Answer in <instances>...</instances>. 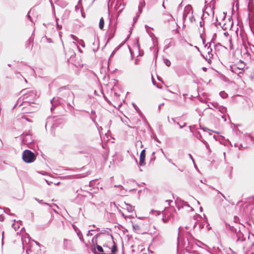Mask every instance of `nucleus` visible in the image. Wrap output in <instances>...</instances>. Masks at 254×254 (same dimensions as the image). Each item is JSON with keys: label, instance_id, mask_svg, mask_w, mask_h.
<instances>
[{"label": "nucleus", "instance_id": "52", "mask_svg": "<svg viewBox=\"0 0 254 254\" xmlns=\"http://www.w3.org/2000/svg\"><path fill=\"white\" fill-rule=\"evenodd\" d=\"M183 204L185 206H187L188 207H190V205L187 202L183 201Z\"/></svg>", "mask_w": 254, "mask_h": 254}, {"label": "nucleus", "instance_id": "12", "mask_svg": "<svg viewBox=\"0 0 254 254\" xmlns=\"http://www.w3.org/2000/svg\"><path fill=\"white\" fill-rule=\"evenodd\" d=\"M166 45L164 46V50L168 49L170 46L174 45L172 39H168L165 41Z\"/></svg>", "mask_w": 254, "mask_h": 254}, {"label": "nucleus", "instance_id": "63", "mask_svg": "<svg viewBox=\"0 0 254 254\" xmlns=\"http://www.w3.org/2000/svg\"><path fill=\"white\" fill-rule=\"evenodd\" d=\"M97 128L99 132L102 130V127H98Z\"/></svg>", "mask_w": 254, "mask_h": 254}, {"label": "nucleus", "instance_id": "17", "mask_svg": "<svg viewBox=\"0 0 254 254\" xmlns=\"http://www.w3.org/2000/svg\"><path fill=\"white\" fill-rule=\"evenodd\" d=\"M33 38L31 37L28 39V40L26 42V48H30V47L31 46V47L33 46Z\"/></svg>", "mask_w": 254, "mask_h": 254}, {"label": "nucleus", "instance_id": "48", "mask_svg": "<svg viewBox=\"0 0 254 254\" xmlns=\"http://www.w3.org/2000/svg\"><path fill=\"white\" fill-rule=\"evenodd\" d=\"M152 83L154 85H155L157 88H160L161 87H160L159 86H158L156 84V82L155 81L153 80V77L152 78Z\"/></svg>", "mask_w": 254, "mask_h": 254}, {"label": "nucleus", "instance_id": "15", "mask_svg": "<svg viewBox=\"0 0 254 254\" xmlns=\"http://www.w3.org/2000/svg\"><path fill=\"white\" fill-rule=\"evenodd\" d=\"M125 204L126 206V209L128 212H132L134 210V206H132L130 204L125 202Z\"/></svg>", "mask_w": 254, "mask_h": 254}, {"label": "nucleus", "instance_id": "38", "mask_svg": "<svg viewBox=\"0 0 254 254\" xmlns=\"http://www.w3.org/2000/svg\"><path fill=\"white\" fill-rule=\"evenodd\" d=\"M53 219H54V217L52 215H51V219H50V220L49 221L48 224H47V226H49L50 225V224H51V223L52 222V221L53 220Z\"/></svg>", "mask_w": 254, "mask_h": 254}, {"label": "nucleus", "instance_id": "57", "mask_svg": "<svg viewBox=\"0 0 254 254\" xmlns=\"http://www.w3.org/2000/svg\"><path fill=\"white\" fill-rule=\"evenodd\" d=\"M139 17V15H137L136 16V17H134V18H133V20H134V22H135V21L137 20V19H138V18Z\"/></svg>", "mask_w": 254, "mask_h": 254}, {"label": "nucleus", "instance_id": "16", "mask_svg": "<svg viewBox=\"0 0 254 254\" xmlns=\"http://www.w3.org/2000/svg\"><path fill=\"white\" fill-rule=\"evenodd\" d=\"M101 235V233H97L92 239V244L95 246L97 244V239Z\"/></svg>", "mask_w": 254, "mask_h": 254}, {"label": "nucleus", "instance_id": "21", "mask_svg": "<svg viewBox=\"0 0 254 254\" xmlns=\"http://www.w3.org/2000/svg\"><path fill=\"white\" fill-rule=\"evenodd\" d=\"M218 110L222 114H225L227 112V108L225 107L220 106Z\"/></svg>", "mask_w": 254, "mask_h": 254}, {"label": "nucleus", "instance_id": "11", "mask_svg": "<svg viewBox=\"0 0 254 254\" xmlns=\"http://www.w3.org/2000/svg\"><path fill=\"white\" fill-rule=\"evenodd\" d=\"M73 228H74L75 231L76 232L81 242L84 243V240L83 239V236H82V234L81 231L74 225H73Z\"/></svg>", "mask_w": 254, "mask_h": 254}, {"label": "nucleus", "instance_id": "45", "mask_svg": "<svg viewBox=\"0 0 254 254\" xmlns=\"http://www.w3.org/2000/svg\"><path fill=\"white\" fill-rule=\"evenodd\" d=\"M138 12H139V13H138V15H140V14L142 13V8H143L140 7V6H138Z\"/></svg>", "mask_w": 254, "mask_h": 254}, {"label": "nucleus", "instance_id": "1", "mask_svg": "<svg viewBox=\"0 0 254 254\" xmlns=\"http://www.w3.org/2000/svg\"><path fill=\"white\" fill-rule=\"evenodd\" d=\"M59 97H55L51 100V111L54 110L57 105L62 104L63 102L67 104L69 110H71L73 109L74 95L72 91L64 87H62L59 89Z\"/></svg>", "mask_w": 254, "mask_h": 254}, {"label": "nucleus", "instance_id": "62", "mask_svg": "<svg viewBox=\"0 0 254 254\" xmlns=\"http://www.w3.org/2000/svg\"><path fill=\"white\" fill-rule=\"evenodd\" d=\"M113 37H114V34L110 35H109V39H108V41L110 39H112Z\"/></svg>", "mask_w": 254, "mask_h": 254}, {"label": "nucleus", "instance_id": "28", "mask_svg": "<svg viewBox=\"0 0 254 254\" xmlns=\"http://www.w3.org/2000/svg\"><path fill=\"white\" fill-rule=\"evenodd\" d=\"M188 18H189V21H190V23H193L195 20L193 15V14H191V15H189L188 16Z\"/></svg>", "mask_w": 254, "mask_h": 254}, {"label": "nucleus", "instance_id": "19", "mask_svg": "<svg viewBox=\"0 0 254 254\" xmlns=\"http://www.w3.org/2000/svg\"><path fill=\"white\" fill-rule=\"evenodd\" d=\"M183 231V228L182 227H179L178 229V241L179 242L180 240H182V233Z\"/></svg>", "mask_w": 254, "mask_h": 254}, {"label": "nucleus", "instance_id": "51", "mask_svg": "<svg viewBox=\"0 0 254 254\" xmlns=\"http://www.w3.org/2000/svg\"><path fill=\"white\" fill-rule=\"evenodd\" d=\"M95 117L96 116H91L90 117V118H91V120L93 121V123L96 122V121H95Z\"/></svg>", "mask_w": 254, "mask_h": 254}, {"label": "nucleus", "instance_id": "3", "mask_svg": "<svg viewBox=\"0 0 254 254\" xmlns=\"http://www.w3.org/2000/svg\"><path fill=\"white\" fill-rule=\"evenodd\" d=\"M36 158V155L29 150L26 149L22 153V159L26 163L34 162Z\"/></svg>", "mask_w": 254, "mask_h": 254}, {"label": "nucleus", "instance_id": "22", "mask_svg": "<svg viewBox=\"0 0 254 254\" xmlns=\"http://www.w3.org/2000/svg\"><path fill=\"white\" fill-rule=\"evenodd\" d=\"M104 26V20L103 17H101L100 19L99 26L100 29L102 30Z\"/></svg>", "mask_w": 254, "mask_h": 254}, {"label": "nucleus", "instance_id": "9", "mask_svg": "<svg viewBox=\"0 0 254 254\" xmlns=\"http://www.w3.org/2000/svg\"><path fill=\"white\" fill-rule=\"evenodd\" d=\"M91 174V172L88 171L85 174H84L83 175L81 176V175H75L73 176H66L65 178L67 179H73V178H80L82 177H85L87 176L88 175H90Z\"/></svg>", "mask_w": 254, "mask_h": 254}, {"label": "nucleus", "instance_id": "8", "mask_svg": "<svg viewBox=\"0 0 254 254\" xmlns=\"http://www.w3.org/2000/svg\"><path fill=\"white\" fill-rule=\"evenodd\" d=\"M145 150L143 149L140 154V159L139 165L143 166L145 165Z\"/></svg>", "mask_w": 254, "mask_h": 254}, {"label": "nucleus", "instance_id": "53", "mask_svg": "<svg viewBox=\"0 0 254 254\" xmlns=\"http://www.w3.org/2000/svg\"><path fill=\"white\" fill-rule=\"evenodd\" d=\"M196 137L199 140H201V139H202V136L200 134H198Z\"/></svg>", "mask_w": 254, "mask_h": 254}, {"label": "nucleus", "instance_id": "59", "mask_svg": "<svg viewBox=\"0 0 254 254\" xmlns=\"http://www.w3.org/2000/svg\"><path fill=\"white\" fill-rule=\"evenodd\" d=\"M205 146H206V148L209 150V151L211 152V150H210V148L209 147L208 144H207L206 145H205Z\"/></svg>", "mask_w": 254, "mask_h": 254}, {"label": "nucleus", "instance_id": "6", "mask_svg": "<svg viewBox=\"0 0 254 254\" xmlns=\"http://www.w3.org/2000/svg\"><path fill=\"white\" fill-rule=\"evenodd\" d=\"M21 137L22 138V142L24 144L31 143L33 141L31 135L29 133H23L21 135Z\"/></svg>", "mask_w": 254, "mask_h": 254}, {"label": "nucleus", "instance_id": "58", "mask_svg": "<svg viewBox=\"0 0 254 254\" xmlns=\"http://www.w3.org/2000/svg\"><path fill=\"white\" fill-rule=\"evenodd\" d=\"M157 79L159 81H161L162 82V83H163V80L162 79V78L160 76H157Z\"/></svg>", "mask_w": 254, "mask_h": 254}, {"label": "nucleus", "instance_id": "50", "mask_svg": "<svg viewBox=\"0 0 254 254\" xmlns=\"http://www.w3.org/2000/svg\"><path fill=\"white\" fill-rule=\"evenodd\" d=\"M91 116H95V111L94 110H92L91 112Z\"/></svg>", "mask_w": 254, "mask_h": 254}, {"label": "nucleus", "instance_id": "29", "mask_svg": "<svg viewBox=\"0 0 254 254\" xmlns=\"http://www.w3.org/2000/svg\"><path fill=\"white\" fill-rule=\"evenodd\" d=\"M161 151L162 152V153L163 154L164 156H165V157L167 159V160L170 162L174 166H176V164L175 163H174L173 162H172V160L171 159H169V158H168L166 155L165 154L164 152H163V149H161Z\"/></svg>", "mask_w": 254, "mask_h": 254}, {"label": "nucleus", "instance_id": "7", "mask_svg": "<svg viewBox=\"0 0 254 254\" xmlns=\"http://www.w3.org/2000/svg\"><path fill=\"white\" fill-rule=\"evenodd\" d=\"M186 239L187 241V244H186V242H185L184 246L186 248H191L190 244L191 243V240L193 239V238L190 233H187L186 234Z\"/></svg>", "mask_w": 254, "mask_h": 254}, {"label": "nucleus", "instance_id": "42", "mask_svg": "<svg viewBox=\"0 0 254 254\" xmlns=\"http://www.w3.org/2000/svg\"><path fill=\"white\" fill-rule=\"evenodd\" d=\"M70 36H71V37L72 38V39L73 40H74L76 41V40H77V39H78L77 37L76 36H75V35H73V34H71V35H70Z\"/></svg>", "mask_w": 254, "mask_h": 254}, {"label": "nucleus", "instance_id": "27", "mask_svg": "<svg viewBox=\"0 0 254 254\" xmlns=\"http://www.w3.org/2000/svg\"><path fill=\"white\" fill-rule=\"evenodd\" d=\"M0 209H3L4 212L5 213H7V214L11 215H14V214L10 213V210L8 208H2L0 206Z\"/></svg>", "mask_w": 254, "mask_h": 254}, {"label": "nucleus", "instance_id": "55", "mask_svg": "<svg viewBox=\"0 0 254 254\" xmlns=\"http://www.w3.org/2000/svg\"><path fill=\"white\" fill-rule=\"evenodd\" d=\"M46 38V39H47V41L49 43H52L53 42V41H52V40L51 38H48L47 37Z\"/></svg>", "mask_w": 254, "mask_h": 254}, {"label": "nucleus", "instance_id": "23", "mask_svg": "<svg viewBox=\"0 0 254 254\" xmlns=\"http://www.w3.org/2000/svg\"><path fill=\"white\" fill-rule=\"evenodd\" d=\"M70 245V241L66 239L64 240V246L65 249H67L68 245Z\"/></svg>", "mask_w": 254, "mask_h": 254}, {"label": "nucleus", "instance_id": "61", "mask_svg": "<svg viewBox=\"0 0 254 254\" xmlns=\"http://www.w3.org/2000/svg\"><path fill=\"white\" fill-rule=\"evenodd\" d=\"M200 141H201V142H202L204 144H205V145H206L207 144H208V143H207V142L205 140H204V139H201V140H200Z\"/></svg>", "mask_w": 254, "mask_h": 254}, {"label": "nucleus", "instance_id": "30", "mask_svg": "<svg viewBox=\"0 0 254 254\" xmlns=\"http://www.w3.org/2000/svg\"><path fill=\"white\" fill-rule=\"evenodd\" d=\"M145 6V1L144 0H141L140 1L138 6H140V7H144Z\"/></svg>", "mask_w": 254, "mask_h": 254}, {"label": "nucleus", "instance_id": "54", "mask_svg": "<svg viewBox=\"0 0 254 254\" xmlns=\"http://www.w3.org/2000/svg\"><path fill=\"white\" fill-rule=\"evenodd\" d=\"M81 169H78V168H74V169H66L67 170H72V171H75V170H81Z\"/></svg>", "mask_w": 254, "mask_h": 254}, {"label": "nucleus", "instance_id": "35", "mask_svg": "<svg viewBox=\"0 0 254 254\" xmlns=\"http://www.w3.org/2000/svg\"><path fill=\"white\" fill-rule=\"evenodd\" d=\"M203 57L205 59V60L208 62V63H210L211 59L210 60H209V59H208V54H207V55L205 56H203Z\"/></svg>", "mask_w": 254, "mask_h": 254}, {"label": "nucleus", "instance_id": "24", "mask_svg": "<svg viewBox=\"0 0 254 254\" xmlns=\"http://www.w3.org/2000/svg\"><path fill=\"white\" fill-rule=\"evenodd\" d=\"M96 248H97V250H98L99 252H101V254H106V253H104V250H103V248H102L101 246H99V245H98L97 244V245H96Z\"/></svg>", "mask_w": 254, "mask_h": 254}, {"label": "nucleus", "instance_id": "37", "mask_svg": "<svg viewBox=\"0 0 254 254\" xmlns=\"http://www.w3.org/2000/svg\"><path fill=\"white\" fill-rule=\"evenodd\" d=\"M132 227L134 230H139V226L137 224H134L132 225Z\"/></svg>", "mask_w": 254, "mask_h": 254}, {"label": "nucleus", "instance_id": "46", "mask_svg": "<svg viewBox=\"0 0 254 254\" xmlns=\"http://www.w3.org/2000/svg\"><path fill=\"white\" fill-rule=\"evenodd\" d=\"M145 29H146V30L147 32L148 33H149V32H149V30L151 29V28H150V27H149L148 26H147V25H145Z\"/></svg>", "mask_w": 254, "mask_h": 254}, {"label": "nucleus", "instance_id": "49", "mask_svg": "<svg viewBox=\"0 0 254 254\" xmlns=\"http://www.w3.org/2000/svg\"><path fill=\"white\" fill-rule=\"evenodd\" d=\"M50 120H51V119H47V121L46 122V124H45V128H47V127L48 125L49 122L50 121Z\"/></svg>", "mask_w": 254, "mask_h": 254}, {"label": "nucleus", "instance_id": "34", "mask_svg": "<svg viewBox=\"0 0 254 254\" xmlns=\"http://www.w3.org/2000/svg\"><path fill=\"white\" fill-rule=\"evenodd\" d=\"M35 199H36L37 201H38L39 202H40V203H41L45 204H46V205H47L49 206L50 207H51V205L50 204L47 203L42 202V200H39L38 199H37V198H35Z\"/></svg>", "mask_w": 254, "mask_h": 254}, {"label": "nucleus", "instance_id": "47", "mask_svg": "<svg viewBox=\"0 0 254 254\" xmlns=\"http://www.w3.org/2000/svg\"><path fill=\"white\" fill-rule=\"evenodd\" d=\"M217 191H218V193L220 194L222 196V197H223L225 200H227V199L226 198V196H225V195H224L222 193H221V192L220 191H219V190H217Z\"/></svg>", "mask_w": 254, "mask_h": 254}, {"label": "nucleus", "instance_id": "43", "mask_svg": "<svg viewBox=\"0 0 254 254\" xmlns=\"http://www.w3.org/2000/svg\"><path fill=\"white\" fill-rule=\"evenodd\" d=\"M211 43L210 42H208L207 44L205 45V48L207 49V48H211Z\"/></svg>", "mask_w": 254, "mask_h": 254}, {"label": "nucleus", "instance_id": "56", "mask_svg": "<svg viewBox=\"0 0 254 254\" xmlns=\"http://www.w3.org/2000/svg\"><path fill=\"white\" fill-rule=\"evenodd\" d=\"M186 125H187L186 123H184L183 125H182V126L179 125L180 128H181V129L183 128L184 127H185L186 126Z\"/></svg>", "mask_w": 254, "mask_h": 254}, {"label": "nucleus", "instance_id": "25", "mask_svg": "<svg viewBox=\"0 0 254 254\" xmlns=\"http://www.w3.org/2000/svg\"><path fill=\"white\" fill-rule=\"evenodd\" d=\"M117 246L114 244L111 248V254H115L116 253V252H117Z\"/></svg>", "mask_w": 254, "mask_h": 254}, {"label": "nucleus", "instance_id": "26", "mask_svg": "<svg viewBox=\"0 0 254 254\" xmlns=\"http://www.w3.org/2000/svg\"><path fill=\"white\" fill-rule=\"evenodd\" d=\"M220 96L223 99H225L228 97V94L225 91H221L219 93Z\"/></svg>", "mask_w": 254, "mask_h": 254}, {"label": "nucleus", "instance_id": "10", "mask_svg": "<svg viewBox=\"0 0 254 254\" xmlns=\"http://www.w3.org/2000/svg\"><path fill=\"white\" fill-rule=\"evenodd\" d=\"M23 103H26L25 102V99H24V97H23V98L20 97L17 101L16 104L15 105L14 107L18 106V108H20V110H22L24 108H25V107L21 108V106H22V104Z\"/></svg>", "mask_w": 254, "mask_h": 254}, {"label": "nucleus", "instance_id": "5", "mask_svg": "<svg viewBox=\"0 0 254 254\" xmlns=\"http://www.w3.org/2000/svg\"><path fill=\"white\" fill-rule=\"evenodd\" d=\"M191 14H193V10L192 8L190 5H187L184 9V11L183 12V19L184 20H185L188 16Z\"/></svg>", "mask_w": 254, "mask_h": 254}, {"label": "nucleus", "instance_id": "18", "mask_svg": "<svg viewBox=\"0 0 254 254\" xmlns=\"http://www.w3.org/2000/svg\"><path fill=\"white\" fill-rule=\"evenodd\" d=\"M242 235H242V233H241L240 232H239L238 234H237V242H242V241L246 240V238H243Z\"/></svg>", "mask_w": 254, "mask_h": 254}, {"label": "nucleus", "instance_id": "13", "mask_svg": "<svg viewBox=\"0 0 254 254\" xmlns=\"http://www.w3.org/2000/svg\"><path fill=\"white\" fill-rule=\"evenodd\" d=\"M241 70V72L243 74V72L244 71V68L245 66V64L242 61H240L238 63L235 64Z\"/></svg>", "mask_w": 254, "mask_h": 254}, {"label": "nucleus", "instance_id": "41", "mask_svg": "<svg viewBox=\"0 0 254 254\" xmlns=\"http://www.w3.org/2000/svg\"><path fill=\"white\" fill-rule=\"evenodd\" d=\"M234 65H235V64H232V65H230L229 66V69L231 71V72H233V71H234L233 70V67H234Z\"/></svg>", "mask_w": 254, "mask_h": 254}, {"label": "nucleus", "instance_id": "32", "mask_svg": "<svg viewBox=\"0 0 254 254\" xmlns=\"http://www.w3.org/2000/svg\"><path fill=\"white\" fill-rule=\"evenodd\" d=\"M212 106L214 107V108H215L216 109H217V110L218 109L219 107V105H218V103H213L211 104Z\"/></svg>", "mask_w": 254, "mask_h": 254}, {"label": "nucleus", "instance_id": "14", "mask_svg": "<svg viewBox=\"0 0 254 254\" xmlns=\"http://www.w3.org/2000/svg\"><path fill=\"white\" fill-rule=\"evenodd\" d=\"M234 71L233 73H235L238 75L239 77H241L242 75L243 74L241 72V70L237 67V66L235 64L234 67H233Z\"/></svg>", "mask_w": 254, "mask_h": 254}, {"label": "nucleus", "instance_id": "4", "mask_svg": "<svg viewBox=\"0 0 254 254\" xmlns=\"http://www.w3.org/2000/svg\"><path fill=\"white\" fill-rule=\"evenodd\" d=\"M243 251L245 254H254V242L250 240V237L246 241V244L243 246Z\"/></svg>", "mask_w": 254, "mask_h": 254}, {"label": "nucleus", "instance_id": "33", "mask_svg": "<svg viewBox=\"0 0 254 254\" xmlns=\"http://www.w3.org/2000/svg\"><path fill=\"white\" fill-rule=\"evenodd\" d=\"M58 19L56 18L57 28L58 30H61L62 28V26L61 25L59 24V23H58Z\"/></svg>", "mask_w": 254, "mask_h": 254}, {"label": "nucleus", "instance_id": "64", "mask_svg": "<svg viewBox=\"0 0 254 254\" xmlns=\"http://www.w3.org/2000/svg\"><path fill=\"white\" fill-rule=\"evenodd\" d=\"M250 199H253V201H252L251 203L252 204H254V196L251 197Z\"/></svg>", "mask_w": 254, "mask_h": 254}, {"label": "nucleus", "instance_id": "39", "mask_svg": "<svg viewBox=\"0 0 254 254\" xmlns=\"http://www.w3.org/2000/svg\"><path fill=\"white\" fill-rule=\"evenodd\" d=\"M31 12V10L27 14V17L28 19L30 20L31 22H33V19L31 18V17L29 15V13Z\"/></svg>", "mask_w": 254, "mask_h": 254}, {"label": "nucleus", "instance_id": "60", "mask_svg": "<svg viewBox=\"0 0 254 254\" xmlns=\"http://www.w3.org/2000/svg\"><path fill=\"white\" fill-rule=\"evenodd\" d=\"M91 230L89 231L87 234H86L87 236H92V234L90 233Z\"/></svg>", "mask_w": 254, "mask_h": 254}, {"label": "nucleus", "instance_id": "44", "mask_svg": "<svg viewBox=\"0 0 254 254\" xmlns=\"http://www.w3.org/2000/svg\"><path fill=\"white\" fill-rule=\"evenodd\" d=\"M94 181H95V180H92V181L89 182V187H93V186Z\"/></svg>", "mask_w": 254, "mask_h": 254}, {"label": "nucleus", "instance_id": "2", "mask_svg": "<svg viewBox=\"0 0 254 254\" xmlns=\"http://www.w3.org/2000/svg\"><path fill=\"white\" fill-rule=\"evenodd\" d=\"M21 93L23 95L25 102L27 103H33L37 98V92L35 90L24 89L21 91Z\"/></svg>", "mask_w": 254, "mask_h": 254}, {"label": "nucleus", "instance_id": "31", "mask_svg": "<svg viewBox=\"0 0 254 254\" xmlns=\"http://www.w3.org/2000/svg\"><path fill=\"white\" fill-rule=\"evenodd\" d=\"M164 63L165 64L168 66H169L170 65H171V62L170 61L168 60V59H165L164 60Z\"/></svg>", "mask_w": 254, "mask_h": 254}, {"label": "nucleus", "instance_id": "20", "mask_svg": "<svg viewBox=\"0 0 254 254\" xmlns=\"http://www.w3.org/2000/svg\"><path fill=\"white\" fill-rule=\"evenodd\" d=\"M206 50L207 54H208V59L210 60L213 57V55L212 54V50L211 48H209V47L207 48V49H206Z\"/></svg>", "mask_w": 254, "mask_h": 254}, {"label": "nucleus", "instance_id": "40", "mask_svg": "<svg viewBox=\"0 0 254 254\" xmlns=\"http://www.w3.org/2000/svg\"><path fill=\"white\" fill-rule=\"evenodd\" d=\"M31 12V10L27 14V17L28 19L30 20L31 22H33V19L31 18V17L29 15V13Z\"/></svg>", "mask_w": 254, "mask_h": 254}, {"label": "nucleus", "instance_id": "36", "mask_svg": "<svg viewBox=\"0 0 254 254\" xmlns=\"http://www.w3.org/2000/svg\"><path fill=\"white\" fill-rule=\"evenodd\" d=\"M78 43L82 47H85V44H84V42L83 40H80L79 41H78Z\"/></svg>", "mask_w": 254, "mask_h": 254}]
</instances>
